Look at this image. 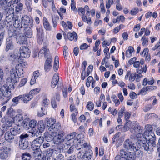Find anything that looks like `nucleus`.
<instances>
[{
    "instance_id": "obj_1",
    "label": "nucleus",
    "mask_w": 160,
    "mask_h": 160,
    "mask_svg": "<svg viewBox=\"0 0 160 160\" xmlns=\"http://www.w3.org/2000/svg\"><path fill=\"white\" fill-rule=\"evenodd\" d=\"M140 139H138L139 141V143L141 145L142 149L147 152L149 154H151L153 151V149L152 146L149 144V142L145 139V137L142 136Z\"/></svg>"
},
{
    "instance_id": "obj_2",
    "label": "nucleus",
    "mask_w": 160,
    "mask_h": 160,
    "mask_svg": "<svg viewBox=\"0 0 160 160\" xmlns=\"http://www.w3.org/2000/svg\"><path fill=\"white\" fill-rule=\"evenodd\" d=\"M28 136V135L27 134H22L20 135L19 146L21 149L24 150L27 148L28 147L29 142L27 140Z\"/></svg>"
},
{
    "instance_id": "obj_3",
    "label": "nucleus",
    "mask_w": 160,
    "mask_h": 160,
    "mask_svg": "<svg viewBox=\"0 0 160 160\" xmlns=\"http://www.w3.org/2000/svg\"><path fill=\"white\" fill-rule=\"evenodd\" d=\"M130 131L132 133L135 132L138 133L137 134V139H140L142 136H143L142 134L143 128L141 127L139 124H137L134 126L130 129Z\"/></svg>"
},
{
    "instance_id": "obj_4",
    "label": "nucleus",
    "mask_w": 160,
    "mask_h": 160,
    "mask_svg": "<svg viewBox=\"0 0 160 160\" xmlns=\"http://www.w3.org/2000/svg\"><path fill=\"white\" fill-rule=\"evenodd\" d=\"M44 138L42 136H39L35 139L32 142L31 148L32 149L40 148V146L43 143Z\"/></svg>"
},
{
    "instance_id": "obj_5",
    "label": "nucleus",
    "mask_w": 160,
    "mask_h": 160,
    "mask_svg": "<svg viewBox=\"0 0 160 160\" xmlns=\"http://www.w3.org/2000/svg\"><path fill=\"white\" fill-rule=\"evenodd\" d=\"M20 57L24 58H28L30 57V51L29 48L25 46H22L19 49Z\"/></svg>"
},
{
    "instance_id": "obj_6",
    "label": "nucleus",
    "mask_w": 160,
    "mask_h": 160,
    "mask_svg": "<svg viewBox=\"0 0 160 160\" xmlns=\"http://www.w3.org/2000/svg\"><path fill=\"white\" fill-rule=\"evenodd\" d=\"M54 136V143L56 144H59L62 142L64 141V138L63 137L64 133L63 131L59 132L58 134L56 135V133Z\"/></svg>"
},
{
    "instance_id": "obj_7",
    "label": "nucleus",
    "mask_w": 160,
    "mask_h": 160,
    "mask_svg": "<svg viewBox=\"0 0 160 160\" xmlns=\"http://www.w3.org/2000/svg\"><path fill=\"white\" fill-rule=\"evenodd\" d=\"M37 124V122L36 120H32L29 122L28 124L29 127H28V126L27 127L28 129H31V132L32 134V137L35 136L36 134Z\"/></svg>"
},
{
    "instance_id": "obj_8",
    "label": "nucleus",
    "mask_w": 160,
    "mask_h": 160,
    "mask_svg": "<svg viewBox=\"0 0 160 160\" xmlns=\"http://www.w3.org/2000/svg\"><path fill=\"white\" fill-rule=\"evenodd\" d=\"M120 154L122 157H124L128 160H134V154L133 152H125L123 149L120 151Z\"/></svg>"
},
{
    "instance_id": "obj_9",
    "label": "nucleus",
    "mask_w": 160,
    "mask_h": 160,
    "mask_svg": "<svg viewBox=\"0 0 160 160\" xmlns=\"http://www.w3.org/2000/svg\"><path fill=\"white\" fill-rule=\"evenodd\" d=\"M10 79L11 81L14 83H16L18 81V73L16 69H12L10 71Z\"/></svg>"
},
{
    "instance_id": "obj_10",
    "label": "nucleus",
    "mask_w": 160,
    "mask_h": 160,
    "mask_svg": "<svg viewBox=\"0 0 160 160\" xmlns=\"http://www.w3.org/2000/svg\"><path fill=\"white\" fill-rule=\"evenodd\" d=\"M75 146L74 145L70 146L69 144H67L65 145L63 147L64 152L66 156L68 154H71L75 150Z\"/></svg>"
},
{
    "instance_id": "obj_11",
    "label": "nucleus",
    "mask_w": 160,
    "mask_h": 160,
    "mask_svg": "<svg viewBox=\"0 0 160 160\" xmlns=\"http://www.w3.org/2000/svg\"><path fill=\"white\" fill-rule=\"evenodd\" d=\"M22 20L21 22L23 28L28 27L29 24H32V20H30L29 17L28 16H24L22 17Z\"/></svg>"
},
{
    "instance_id": "obj_12",
    "label": "nucleus",
    "mask_w": 160,
    "mask_h": 160,
    "mask_svg": "<svg viewBox=\"0 0 160 160\" xmlns=\"http://www.w3.org/2000/svg\"><path fill=\"white\" fill-rule=\"evenodd\" d=\"M7 147H2L0 152V160H3L6 159L8 156V153L7 151Z\"/></svg>"
},
{
    "instance_id": "obj_13",
    "label": "nucleus",
    "mask_w": 160,
    "mask_h": 160,
    "mask_svg": "<svg viewBox=\"0 0 160 160\" xmlns=\"http://www.w3.org/2000/svg\"><path fill=\"white\" fill-rule=\"evenodd\" d=\"M93 153L92 151H86L82 157V160H92V159Z\"/></svg>"
},
{
    "instance_id": "obj_14",
    "label": "nucleus",
    "mask_w": 160,
    "mask_h": 160,
    "mask_svg": "<svg viewBox=\"0 0 160 160\" xmlns=\"http://www.w3.org/2000/svg\"><path fill=\"white\" fill-rule=\"evenodd\" d=\"M13 10L12 9H9L8 11L7 12L6 20L8 23L11 22L13 19Z\"/></svg>"
},
{
    "instance_id": "obj_15",
    "label": "nucleus",
    "mask_w": 160,
    "mask_h": 160,
    "mask_svg": "<svg viewBox=\"0 0 160 160\" xmlns=\"http://www.w3.org/2000/svg\"><path fill=\"white\" fill-rule=\"evenodd\" d=\"M9 122V121H8L7 122H3L1 126V128L2 129H1V136L3 135L4 132L7 131L8 129V128L12 126V122Z\"/></svg>"
},
{
    "instance_id": "obj_16",
    "label": "nucleus",
    "mask_w": 160,
    "mask_h": 160,
    "mask_svg": "<svg viewBox=\"0 0 160 160\" xmlns=\"http://www.w3.org/2000/svg\"><path fill=\"white\" fill-rule=\"evenodd\" d=\"M49 54V51L48 49L46 47H44L38 53V57H41L43 55L45 57H47Z\"/></svg>"
},
{
    "instance_id": "obj_17",
    "label": "nucleus",
    "mask_w": 160,
    "mask_h": 160,
    "mask_svg": "<svg viewBox=\"0 0 160 160\" xmlns=\"http://www.w3.org/2000/svg\"><path fill=\"white\" fill-rule=\"evenodd\" d=\"M59 79V76L58 73H56L54 74L51 83V86L54 88L57 84Z\"/></svg>"
},
{
    "instance_id": "obj_18",
    "label": "nucleus",
    "mask_w": 160,
    "mask_h": 160,
    "mask_svg": "<svg viewBox=\"0 0 160 160\" xmlns=\"http://www.w3.org/2000/svg\"><path fill=\"white\" fill-rule=\"evenodd\" d=\"M16 39L17 42L20 44H25L27 41L26 37L22 33H20Z\"/></svg>"
},
{
    "instance_id": "obj_19",
    "label": "nucleus",
    "mask_w": 160,
    "mask_h": 160,
    "mask_svg": "<svg viewBox=\"0 0 160 160\" xmlns=\"http://www.w3.org/2000/svg\"><path fill=\"white\" fill-rule=\"evenodd\" d=\"M4 138L5 140L8 142H12L14 138V136L9 131H8L6 132Z\"/></svg>"
},
{
    "instance_id": "obj_20",
    "label": "nucleus",
    "mask_w": 160,
    "mask_h": 160,
    "mask_svg": "<svg viewBox=\"0 0 160 160\" xmlns=\"http://www.w3.org/2000/svg\"><path fill=\"white\" fill-rule=\"evenodd\" d=\"M56 132H52L50 134L48 133V132H46L45 133L46 140L48 142L53 140L54 142V136Z\"/></svg>"
},
{
    "instance_id": "obj_21",
    "label": "nucleus",
    "mask_w": 160,
    "mask_h": 160,
    "mask_svg": "<svg viewBox=\"0 0 160 160\" xmlns=\"http://www.w3.org/2000/svg\"><path fill=\"white\" fill-rule=\"evenodd\" d=\"M13 48V44L12 40L11 38H9L6 40V51H8L9 50H11Z\"/></svg>"
},
{
    "instance_id": "obj_22",
    "label": "nucleus",
    "mask_w": 160,
    "mask_h": 160,
    "mask_svg": "<svg viewBox=\"0 0 160 160\" xmlns=\"http://www.w3.org/2000/svg\"><path fill=\"white\" fill-rule=\"evenodd\" d=\"M132 142L129 139L126 140L123 144V146L125 148L128 150L130 149L131 151H132Z\"/></svg>"
},
{
    "instance_id": "obj_23",
    "label": "nucleus",
    "mask_w": 160,
    "mask_h": 160,
    "mask_svg": "<svg viewBox=\"0 0 160 160\" xmlns=\"http://www.w3.org/2000/svg\"><path fill=\"white\" fill-rule=\"evenodd\" d=\"M22 100L24 103H27L28 101L33 98L32 95H29L28 94L22 95Z\"/></svg>"
},
{
    "instance_id": "obj_24",
    "label": "nucleus",
    "mask_w": 160,
    "mask_h": 160,
    "mask_svg": "<svg viewBox=\"0 0 160 160\" xmlns=\"http://www.w3.org/2000/svg\"><path fill=\"white\" fill-rule=\"evenodd\" d=\"M45 127L43 122L42 121H39L36 127V128H37V132H38V131H39V132H42L44 130Z\"/></svg>"
},
{
    "instance_id": "obj_25",
    "label": "nucleus",
    "mask_w": 160,
    "mask_h": 160,
    "mask_svg": "<svg viewBox=\"0 0 160 160\" xmlns=\"http://www.w3.org/2000/svg\"><path fill=\"white\" fill-rule=\"evenodd\" d=\"M52 62V59L49 58H47L46 60L44 65V69L46 71H48L51 68L52 65L51 63Z\"/></svg>"
},
{
    "instance_id": "obj_26",
    "label": "nucleus",
    "mask_w": 160,
    "mask_h": 160,
    "mask_svg": "<svg viewBox=\"0 0 160 160\" xmlns=\"http://www.w3.org/2000/svg\"><path fill=\"white\" fill-rule=\"evenodd\" d=\"M14 136L19 134L20 132V128L18 126H16L14 128H11L9 131Z\"/></svg>"
},
{
    "instance_id": "obj_27",
    "label": "nucleus",
    "mask_w": 160,
    "mask_h": 160,
    "mask_svg": "<svg viewBox=\"0 0 160 160\" xmlns=\"http://www.w3.org/2000/svg\"><path fill=\"white\" fill-rule=\"evenodd\" d=\"M24 35L26 37L31 38L32 36L31 29L30 27H26L24 29Z\"/></svg>"
},
{
    "instance_id": "obj_28",
    "label": "nucleus",
    "mask_w": 160,
    "mask_h": 160,
    "mask_svg": "<svg viewBox=\"0 0 160 160\" xmlns=\"http://www.w3.org/2000/svg\"><path fill=\"white\" fill-rule=\"evenodd\" d=\"M67 36L68 39L71 41H72L75 39V41H76L78 39V36L76 33L73 32L72 33L68 32L67 34Z\"/></svg>"
},
{
    "instance_id": "obj_29",
    "label": "nucleus",
    "mask_w": 160,
    "mask_h": 160,
    "mask_svg": "<svg viewBox=\"0 0 160 160\" xmlns=\"http://www.w3.org/2000/svg\"><path fill=\"white\" fill-rule=\"evenodd\" d=\"M61 128V125L60 123H55L50 128H48V129L50 131H57Z\"/></svg>"
},
{
    "instance_id": "obj_30",
    "label": "nucleus",
    "mask_w": 160,
    "mask_h": 160,
    "mask_svg": "<svg viewBox=\"0 0 160 160\" xmlns=\"http://www.w3.org/2000/svg\"><path fill=\"white\" fill-rule=\"evenodd\" d=\"M147 132L145 131L143 135V136L145 137V139L146 140L148 139V138H153L155 137V135L152 131Z\"/></svg>"
},
{
    "instance_id": "obj_31",
    "label": "nucleus",
    "mask_w": 160,
    "mask_h": 160,
    "mask_svg": "<svg viewBox=\"0 0 160 160\" xmlns=\"http://www.w3.org/2000/svg\"><path fill=\"white\" fill-rule=\"evenodd\" d=\"M20 33L19 31L18 30H13L12 31L10 30L8 32L9 38H11L12 37H13L17 39V37L18 36Z\"/></svg>"
},
{
    "instance_id": "obj_32",
    "label": "nucleus",
    "mask_w": 160,
    "mask_h": 160,
    "mask_svg": "<svg viewBox=\"0 0 160 160\" xmlns=\"http://www.w3.org/2000/svg\"><path fill=\"white\" fill-rule=\"evenodd\" d=\"M52 19L53 23V26L55 28L57 25V22L59 19V17L55 14H52Z\"/></svg>"
},
{
    "instance_id": "obj_33",
    "label": "nucleus",
    "mask_w": 160,
    "mask_h": 160,
    "mask_svg": "<svg viewBox=\"0 0 160 160\" xmlns=\"http://www.w3.org/2000/svg\"><path fill=\"white\" fill-rule=\"evenodd\" d=\"M43 22L44 28L46 30H51V27L48 20L46 18H43Z\"/></svg>"
},
{
    "instance_id": "obj_34",
    "label": "nucleus",
    "mask_w": 160,
    "mask_h": 160,
    "mask_svg": "<svg viewBox=\"0 0 160 160\" xmlns=\"http://www.w3.org/2000/svg\"><path fill=\"white\" fill-rule=\"evenodd\" d=\"M141 146V145L139 143V141H138V142H136V143L133 144L132 151H133L134 152L138 151V150L140 149Z\"/></svg>"
},
{
    "instance_id": "obj_35",
    "label": "nucleus",
    "mask_w": 160,
    "mask_h": 160,
    "mask_svg": "<svg viewBox=\"0 0 160 160\" xmlns=\"http://www.w3.org/2000/svg\"><path fill=\"white\" fill-rule=\"evenodd\" d=\"M36 29L37 32V37L39 39L41 40L43 37L42 30L41 28H37Z\"/></svg>"
},
{
    "instance_id": "obj_36",
    "label": "nucleus",
    "mask_w": 160,
    "mask_h": 160,
    "mask_svg": "<svg viewBox=\"0 0 160 160\" xmlns=\"http://www.w3.org/2000/svg\"><path fill=\"white\" fill-rule=\"evenodd\" d=\"M22 24V23L20 20L15 19L13 25L16 28H23Z\"/></svg>"
},
{
    "instance_id": "obj_37",
    "label": "nucleus",
    "mask_w": 160,
    "mask_h": 160,
    "mask_svg": "<svg viewBox=\"0 0 160 160\" xmlns=\"http://www.w3.org/2000/svg\"><path fill=\"white\" fill-rule=\"evenodd\" d=\"M31 158V155L28 152L23 153L22 157V160H30Z\"/></svg>"
},
{
    "instance_id": "obj_38",
    "label": "nucleus",
    "mask_w": 160,
    "mask_h": 160,
    "mask_svg": "<svg viewBox=\"0 0 160 160\" xmlns=\"http://www.w3.org/2000/svg\"><path fill=\"white\" fill-rule=\"evenodd\" d=\"M37 148L36 149H32L33 151V152L35 157L40 156L42 153L41 150L40 148Z\"/></svg>"
},
{
    "instance_id": "obj_39",
    "label": "nucleus",
    "mask_w": 160,
    "mask_h": 160,
    "mask_svg": "<svg viewBox=\"0 0 160 160\" xmlns=\"http://www.w3.org/2000/svg\"><path fill=\"white\" fill-rule=\"evenodd\" d=\"M76 135L75 132L71 133L70 134L68 135L66 137V139L68 141H70L74 139Z\"/></svg>"
},
{
    "instance_id": "obj_40",
    "label": "nucleus",
    "mask_w": 160,
    "mask_h": 160,
    "mask_svg": "<svg viewBox=\"0 0 160 160\" xmlns=\"http://www.w3.org/2000/svg\"><path fill=\"white\" fill-rule=\"evenodd\" d=\"M148 142H149V143H150L149 144L151 146H152V147L153 146V147H155L156 146V144L155 142V137H154L152 138H148Z\"/></svg>"
},
{
    "instance_id": "obj_41",
    "label": "nucleus",
    "mask_w": 160,
    "mask_h": 160,
    "mask_svg": "<svg viewBox=\"0 0 160 160\" xmlns=\"http://www.w3.org/2000/svg\"><path fill=\"white\" fill-rule=\"evenodd\" d=\"M55 120L52 118H50L48 119L47 121V126L50 128L55 123Z\"/></svg>"
},
{
    "instance_id": "obj_42",
    "label": "nucleus",
    "mask_w": 160,
    "mask_h": 160,
    "mask_svg": "<svg viewBox=\"0 0 160 160\" xmlns=\"http://www.w3.org/2000/svg\"><path fill=\"white\" fill-rule=\"evenodd\" d=\"M24 119L22 121V122L23 124V126L26 128H27V127L28 126V122L30 121V119L29 118L27 117V116H24Z\"/></svg>"
},
{
    "instance_id": "obj_43",
    "label": "nucleus",
    "mask_w": 160,
    "mask_h": 160,
    "mask_svg": "<svg viewBox=\"0 0 160 160\" xmlns=\"http://www.w3.org/2000/svg\"><path fill=\"white\" fill-rule=\"evenodd\" d=\"M94 107V104L92 102L89 101L87 102V107L88 109L90 111H92L93 110Z\"/></svg>"
},
{
    "instance_id": "obj_44",
    "label": "nucleus",
    "mask_w": 160,
    "mask_h": 160,
    "mask_svg": "<svg viewBox=\"0 0 160 160\" xmlns=\"http://www.w3.org/2000/svg\"><path fill=\"white\" fill-rule=\"evenodd\" d=\"M22 95H19L18 96L12 99V101L17 104L18 103L19 100H22Z\"/></svg>"
},
{
    "instance_id": "obj_45",
    "label": "nucleus",
    "mask_w": 160,
    "mask_h": 160,
    "mask_svg": "<svg viewBox=\"0 0 160 160\" xmlns=\"http://www.w3.org/2000/svg\"><path fill=\"white\" fill-rule=\"evenodd\" d=\"M45 108L42 107L41 108V111L38 112V115L39 117H41L46 114V112H45Z\"/></svg>"
},
{
    "instance_id": "obj_46",
    "label": "nucleus",
    "mask_w": 160,
    "mask_h": 160,
    "mask_svg": "<svg viewBox=\"0 0 160 160\" xmlns=\"http://www.w3.org/2000/svg\"><path fill=\"white\" fill-rule=\"evenodd\" d=\"M15 112L12 108L10 107L8 108L6 112L7 115H10V116H13Z\"/></svg>"
},
{
    "instance_id": "obj_47",
    "label": "nucleus",
    "mask_w": 160,
    "mask_h": 160,
    "mask_svg": "<svg viewBox=\"0 0 160 160\" xmlns=\"http://www.w3.org/2000/svg\"><path fill=\"white\" fill-rule=\"evenodd\" d=\"M14 119L16 120L17 122H22L24 118L22 115L18 114L14 117Z\"/></svg>"
},
{
    "instance_id": "obj_48",
    "label": "nucleus",
    "mask_w": 160,
    "mask_h": 160,
    "mask_svg": "<svg viewBox=\"0 0 160 160\" xmlns=\"http://www.w3.org/2000/svg\"><path fill=\"white\" fill-rule=\"evenodd\" d=\"M15 8L16 11L18 12H19L22 9V4L21 3H19V4H17V6L15 7Z\"/></svg>"
},
{
    "instance_id": "obj_49",
    "label": "nucleus",
    "mask_w": 160,
    "mask_h": 160,
    "mask_svg": "<svg viewBox=\"0 0 160 160\" xmlns=\"http://www.w3.org/2000/svg\"><path fill=\"white\" fill-rule=\"evenodd\" d=\"M16 70L17 71L18 70V77L20 78L23 77V74L24 72L22 68H18V70L17 69Z\"/></svg>"
},
{
    "instance_id": "obj_50",
    "label": "nucleus",
    "mask_w": 160,
    "mask_h": 160,
    "mask_svg": "<svg viewBox=\"0 0 160 160\" xmlns=\"http://www.w3.org/2000/svg\"><path fill=\"white\" fill-rule=\"evenodd\" d=\"M145 131L150 132L152 131L153 128L152 125L150 124H147L145 126Z\"/></svg>"
},
{
    "instance_id": "obj_51",
    "label": "nucleus",
    "mask_w": 160,
    "mask_h": 160,
    "mask_svg": "<svg viewBox=\"0 0 160 160\" xmlns=\"http://www.w3.org/2000/svg\"><path fill=\"white\" fill-rule=\"evenodd\" d=\"M78 110H75V112H74L71 115L72 119L74 122H75L76 121V116L78 114Z\"/></svg>"
},
{
    "instance_id": "obj_52",
    "label": "nucleus",
    "mask_w": 160,
    "mask_h": 160,
    "mask_svg": "<svg viewBox=\"0 0 160 160\" xmlns=\"http://www.w3.org/2000/svg\"><path fill=\"white\" fill-rule=\"evenodd\" d=\"M131 123V122L130 121H128L125 124L124 127V129L125 131H127L129 129L130 127L129 124H130Z\"/></svg>"
},
{
    "instance_id": "obj_53",
    "label": "nucleus",
    "mask_w": 160,
    "mask_h": 160,
    "mask_svg": "<svg viewBox=\"0 0 160 160\" xmlns=\"http://www.w3.org/2000/svg\"><path fill=\"white\" fill-rule=\"evenodd\" d=\"M141 40L143 41L142 42V45L143 46H144L145 45H147L148 43V38H147L146 37L143 36Z\"/></svg>"
},
{
    "instance_id": "obj_54",
    "label": "nucleus",
    "mask_w": 160,
    "mask_h": 160,
    "mask_svg": "<svg viewBox=\"0 0 160 160\" xmlns=\"http://www.w3.org/2000/svg\"><path fill=\"white\" fill-rule=\"evenodd\" d=\"M49 104V101L47 99H44L42 103V105L44 107H46Z\"/></svg>"
},
{
    "instance_id": "obj_55",
    "label": "nucleus",
    "mask_w": 160,
    "mask_h": 160,
    "mask_svg": "<svg viewBox=\"0 0 160 160\" xmlns=\"http://www.w3.org/2000/svg\"><path fill=\"white\" fill-rule=\"evenodd\" d=\"M124 108L122 107L120 110L118 112V117L119 118H121L122 117V115L124 112Z\"/></svg>"
},
{
    "instance_id": "obj_56",
    "label": "nucleus",
    "mask_w": 160,
    "mask_h": 160,
    "mask_svg": "<svg viewBox=\"0 0 160 160\" xmlns=\"http://www.w3.org/2000/svg\"><path fill=\"white\" fill-rule=\"evenodd\" d=\"M156 87L154 86H150L149 87H147V90L148 91H150L156 89Z\"/></svg>"
},
{
    "instance_id": "obj_57",
    "label": "nucleus",
    "mask_w": 160,
    "mask_h": 160,
    "mask_svg": "<svg viewBox=\"0 0 160 160\" xmlns=\"http://www.w3.org/2000/svg\"><path fill=\"white\" fill-rule=\"evenodd\" d=\"M56 158L58 160H64V157L62 154L59 153L57 156Z\"/></svg>"
},
{
    "instance_id": "obj_58",
    "label": "nucleus",
    "mask_w": 160,
    "mask_h": 160,
    "mask_svg": "<svg viewBox=\"0 0 160 160\" xmlns=\"http://www.w3.org/2000/svg\"><path fill=\"white\" fill-rule=\"evenodd\" d=\"M130 96L132 99H135L137 98V95L135 92H132L130 93Z\"/></svg>"
},
{
    "instance_id": "obj_59",
    "label": "nucleus",
    "mask_w": 160,
    "mask_h": 160,
    "mask_svg": "<svg viewBox=\"0 0 160 160\" xmlns=\"http://www.w3.org/2000/svg\"><path fill=\"white\" fill-rule=\"evenodd\" d=\"M138 9L135 8L131 11V13L132 15H135L138 12Z\"/></svg>"
},
{
    "instance_id": "obj_60",
    "label": "nucleus",
    "mask_w": 160,
    "mask_h": 160,
    "mask_svg": "<svg viewBox=\"0 0 160 160\" xmlns=\"http://www.w3.org/2000/svg\"><path fill=\"white\" fill-rule=\"evenodd\" d=\"M27 81V79L24 78L22 79L21 82V83L19 84L20 87H22L24 86L26 83Z\"/></svg>"
},
{
    "instance_id": "obj_61",
    "label": "nucleus",
    "mask_w": 160,
    "mask_h": 160,
    "mask_svg": "<svg viewBox=\"0 0 160 160\" xmlns=\"http://www.w3.org/2000/svg\"><path fill=\"white\" fill-rule=\"evenodd\" d=\"M87 62L86 61H84L82 64V72H84L86 68L87 65Z\"/></svg>"
},
{
    "instance_id": "obj_62",
    "label": "nucleus",
    "mask_w": 160,
    "mask_h": 160,
    "mask_svg": "<svg viewBox=\"0 0 160 160\" xmlns=\"http://www.w3.org/2000/svg\"><path fill=\"white\" fill-rule=\"evenodd\" d=\"M116 160H128L124 157H121L120 156H117L115 157Z\"/></svg>"
},
{
    "instance_id": "obj_63",
    "label": "nucleus",
    "mask_w": 160,
    "mask_h": 160,
    "mask_svg": "<svg viewBox=\"0 0 160 160\" xmlns=\"http://www.w3.org/2000/svg\"><path fill=\"white\" fill-rule=\"evenodd\" d=\"M136 57H134L132 58L129 61L128 63H129L130 65L132 64H134L135 62V61L136 60Z\"/></svg>"
},
{
    "instance_id": "obj_64",
    "label": "nucleus",
    "mask_w": 160,
    "mask_h": 160,
    "mask_svg": "<svg viewBox=\"0 0 160 160\" xmlns=\"http://www.w3.org/2000/svg\"><path fill=\"white\" fill-rule=\"evenodd\" d=\"M76 157L74 155H72L69 156L67 160H76Z\"/></svg>"
}]
</instances>
